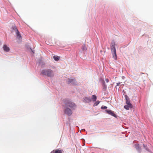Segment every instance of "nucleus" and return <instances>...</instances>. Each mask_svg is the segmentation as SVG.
Wrapping results in <instances>:
<instances>
[{"mask_svg":"<svg viewBox=\"0 0 153 153\" xmlns=\"http://www.w3.org/2000/svg\"><path fill=\"white\" fill-rule=\"evenodd\" d=\"M64 107H70L72 110H74L76 108V105L73 102L69 100H65L64 101Z\"/></svg>","mask_w":153,"mask_h":153,"instance_id":"f257e3e1","label":"nucleus"},{"mask_svg":"<svg viewBox=\"0 0 153 153\" xmlns=\"http://www.w3.org/2000/svg\"><path fill=\"white\" fill-rule=\"evenodd\" d=\"M42 74L48 77H52L54 75L53 72L51 69L44 70L42 71Z\"/></svg>","mask_w":153,"mask_h":153,"instance_id":"f03ea898","label":"nucleus"},{"mask_svg":"<svg viewBox=\"0 0 153 153\" xmlns=\"http://www.w3.org/2000/svg\"><path fill=\"white\" fill-rule=\"evenodd\" d=\"M111 52L113 53V58L116 59L117 58V56L116 53V50L115 47L114 45H112L111 46Z\"/></svg>","mask_w":153,"mask_h":153,"instance_id":"7ed1b4c3","label":"nucleus"},{"mask_svg":"<svg viewBox=\"0 0 153 153\" xmlns=\"http://www.w3.org/2000/svg\"><path fill=\"white\" fill-rule=\"evenodd\" d=\"M126 105H125L124 107L125 109L128 110L129 108H132L133 106L130 103V101H126Z\"/></svg>","mask_w":153,"mask_h":153,"instance_id":"20e7f679","label":"nucleus"},{"mask_svg":"<svg viewBox=\"0 0 153 153\" xmlns=\"http://www.w3.org/2000/svg\"><path fill=\"white\" fill-rule=\"evenodd\" d=\"M12 29L13 30V31L15 32L16 33L17 37L20 38L21 37V35L19 34V32L18 31L16 26L15 25L13 26L12 27Z\"/></svg>","mask_w":153,"mask_h":153,"instance_id":"39448f33","label":"nucleus"},{"mask_svg":"<svg viewBox=\"0 0 153 153\" xmlns=\"http://www.w3.org/2000/svg\"><path fill=\"white\" fill-rule=\"evenodd\" d=\"M65 113L68 115H71L72 114V111L68 107H65Z\"/></svg>","mask_w":153,"mask_h":153,"instance_id":"423d86ee","label":"nucleus"},{"mask_svg":"<svg viewBox=\"0 0 153 153\" xmlns=\"http://www.w3.org/2000/svg\"><path fill=\"white\" fill-rule=\"evenodd\" d=\"M68 82L73 85H76L77 82L75 79H68Z\"/></svg>","mask_w":153,"mask_h":153,"instance_id":"0eeeda50","label":"nucleus"},{"mask_svg":"<svg viewBox=\"0 0 153 153\" xmlns=\"http://www.w3.org/2000/svg\"><path fill=\"white\" fill-rule=\"evenodd\" d=\"M106 111L108 114L111 115L114 117H116V114L114 113V112L111 110H106Z\"/></svg>","mask_w":153,"mask_h":153,"instance_id":"6e6552de","label":"nucleus"},{"mask_svg":"<svg viewBox=\"0 0 153 153\" xmlns=\"http://www.w3.org/2000/svg\"><path fill=\"white\" fill-rule=\"evenodd\" d=\"M84 102H89L91 101V99L90 97H85L84 99Z\"/></svg>","mask_w":153,"mask_h":153,"instance_id":"1a4fd4ad","label":"nucleus"},{"mask_svg":"<svg viewBox=\"0 0 153 153\" xmlns=\"http://www.w3.org/2000/svg\"><path fill=\"white\" fill-rule=\"evenodd\" d=\"M3 49L4 51L7 52L9 51L10 50L9 48L6 45H4L3 46Z\"/></svg>","mask_w":153,"mask_h":153,"instance_id":"9d476101","label":"nucleus"},{"mask_svg":"<svg viewBox=\"0 0 153 153\" xmlns=\"http://www.w3.org/2000/svg\"><path fill=\"white\" fill-rule=\"evenodd\" d=\"M51 153H62V151L59 149L54 150L51 151Z\"/></svg>","mask_w":153,"mask_h":153,"instance_id":"9b49d317","label":"nucleus"},{"mask_svg":"<svg viewBox=\"0 0 153 153\" xmlns=\"http://www.w3.org/2000/svg\"><path fill=\"white\" fill-rule=\"evenodd\" d=\"M97 97L96 95H92L91 100H92L93 102L97 100Z\"/></svg>","mask_w":153,"mask_h":153,"instance_id":"f8f14e48","label":"nucleus"},{"mask_svg":"<svg viewBox=\"0 0 153 153\" xmlns=\"http://www.w3.org/2000/svg\"><path fill=\"white\" fill-rule=\"evenodd\" d=\"M82 49L83 51H86L87 50V48L86 47V45H82Z\"/></svg>","mask_w":153,"mask_h":153,"instance_id":"ddd939ff","label":"nucleus"},{"mask_svg":"<svg viewBox=\"0 0 153 153\" xmlns=\"http://www.w3.org/2000/svg\"><path fill=\"white\" fill-rule=\"evenodd\" d=\"M53 58L56 61H57L59 59V57L58 56H53Z\"/></svg>","mask_w":153,"mask_h":153,"instance_id":"4468645a","label":"nucleus"},{"mask_svg":"<svg viewBox=\"0 0 153 153\" xmlns=\"http://www.w3.org/2000/svg\"><path fill=\"white\" fill-rule=\"evenodd\" d=\"M135 147L138 150H141V148H140L138 144L136 145Z\"/></svg>","mask_w":153,"mask_h":153,"instance_id":"2eb2a0df","label":"nucleus"},{"mask_svg":"<svg viewBox=\"0 0 153 153\" xmlns=\"http://www.w3.org/2000/svg\"><path fill=\"white\" fill-rule=\"evenodd\" d=\"M103 88L104 89H105L106 88V86L105 85V83L104 81H103Z\"/></svg>","mask_w":153,"mask_h":153,"instance_id":"dca6fc26","label":"nucleus"},{"mask_svg":"<svg viewBox=\"0 0 153 153\" xmlns=\"http://www.w3.org/2000/svg\"><path fill=\"white\" fill-rule=\"evenodd\" d=\"M125 97L126 99V101H130L127 95H125Z\"/></svg>","mask_w":153,"mask_h":153,"instance_id":"f3484780","label":"nucleus"},{"mask_svg":"<svg viewBox=\"0 0 153 153\" xmlns=\"http://www.w3.org/2000/svg\"><path fill=\"white\" fill-rule=\"evenodd\" d=\"M99 103L100 101H97V102H96L95 103H94V105L95 106H97L99 104Z\"/></svg>","mask_w":153,"mask_h":153,"instance_id":"a211bd4d","label":"nucleus"},{"mask_svg":"<svg viewBox=\"0 0 153 153\" xmlns=\"http://www.w3.org/2000/svg\"><path fill=\"white\" fill-rule=\"evenodd\" d=\"M107 108V107L105 106H102L101 107V108L102 109H106Z\"/></svg>","mask_w":153,"mask_h":153,"instance_id":"6ab92c4d","label":"nucleus"},{"mask_svg":"<svg viewBox=\"0 0 153 153\" xmlns=\"http://www.w3.org/2000/svg\"><path fill=\"white\" fill-rule=\"evenodd\" d=\"M105 81L108 82L109 81V80L108 79H105Z\"/></svg>","mask_w":153,"mask_h":153,"instance_id":"aec40b11","label":"nucleus"},{"mask_svg":"<svg viewBox=\"0 0 153 153\" xmlns=\"http://www.w3.org/2000/svg\"><path fill=\"white\" fill-rule=\"evenodd\" d=\"M119 84H120V83H119V84L117 83V85H119Z\"/></svg>","mask_w":153,"mask_h":153,"instance_id":"412c9836","label":"nucleus"},{"mask_svg":"<svg viewBox=\"0 0 153 153\" xmlns=\"http://www.w3.org/2000/svg\"><path fill=\"white\" fill-rule=\"evenodd\" d=\"M143 146L144 147H145V145H144L143 144Z\"/></svg>","mask_w":153,"mask_h":153,"instance_id":"4be33fe9","label":"nucleus"}]
</instances>
